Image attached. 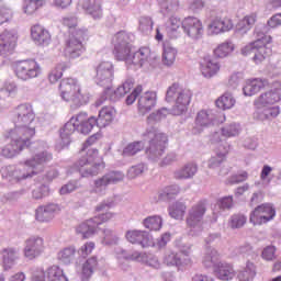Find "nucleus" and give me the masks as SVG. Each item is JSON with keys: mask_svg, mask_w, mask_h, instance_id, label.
I'll use <instances>...</instances> for the list:
<instances>
[{"mask_svg": "<svg viewBox=\"0 0 281 281\" xmlns=\"http://www.w3.org/2000/svg\"><path fill=\"white\" fill-rule=\"evenodd\" d=\"M135 41V35L133 33H126L121 31L116 33L112 43L114 46L113 54L116 60H124L126 65H134L140 69V67H155V60H157V55L150 52V48L143 47L138 52L131 55V47Z\"/></svg>", "mask_w": 281, "mask_h": 281, "instance_id": "nucleus-1", "label": "nucleus"}, {"mask_svg": "<svg viewBox=\"0 0 281 281\" xmlns=\"http://www.w3.org/2000/svg\"><path fill=\"white\" fill-rule=\"evenodd\" d=\"M52 161V154L42 151L31 159L24 161L23 165H9L1 168L2 179H5L11 186L23 183L27 179H32L38 172H43L45 164Z\"/></svg>", "mask_w": 281, "mask_h": 281, "instance_id": "nucleus-2", "label": "nucleus"}, {"mask_svg": "<svg viewBox=\"0 0 281 281\" xmlns=\"http://www.w3.org/2000/svg\"><path fill=\"white\" fill-rule=\"evenodd\" d=\"M166 102L173 103L171 110L168 108H161L160 110L149 114L147 116L148 128L155 126L157 122L166 120L168 115H183L192 102V91L190 89L183 88L179 83H173L167 89Z\"/></svg>", "mask_w": 281, "mask_h": 281, "instance_id": "nucleus-3", "label": "nucleus"}, {"mask_svg": "<svg viewBox=\"0 0 281 281\" xmlns=\"http://www.w3.org/2000/svg\"><path fill=\"white\" fill-rule=\"evenodd\" d=\"M93 128H100L98 125V119L90 116L87 112H80L72 116L59 131V137L61 139V146H69L71 144V135L74 133H81V135H89Z\"/></svg>", "mask_w": 281, "mask_h": 281, "instance_id": "nucleus-4", "label": "nucleus"}, {"mask_svg": "<svg viewBox=\"0 0 281 281\" xmlns=\"http://www.w3.org/2000/svg\"><path fill=\"white\" fill-rule=\"evenodd\" d=\"M36 115L32 105L24 103L15 108L12 115V122L14 128L10 130L13 133V138L16 139L19 135L32 139L36 134V126L34 125V120Z\"/></svg>", "mask_w": 281, "mask_h": 281, "instance_id": "nucleus-5", "label": "nucleus"}, {"mask_svg": "<svg viewBox=\"0 0 281 281\" xmlns=\"http://www.w3.org/2000/svg\"><path fill=\"white\" fill-rule=\"evenodd\" d=\"M145 140H149V146L146 149V155L149 161H159L164 157L166 144H168V136L159 132L155 126L147 127L143 133Z\"/></svg>", "mask_w": 281, "mask_h": 281, "instance_id": "nucleus-6", "label": "nucleus"}, {"mask_svg": "<svg viewBox=\"0 0 281 281\" xmlns=\"http://www.w3.org/2000/svg\"><path fill=\"white\" fill-rule=\"evenodd\" d=\"M76 170L80 172L81 177H95L105 168L104 160L100 157L98 149L89 148L85 156L75 164Z\"/></svg>", "mask_w": 281, "mask_h": 281, "instance_id": "nucleus-7", "label": "nucleus"}, {"mask_svg": "<svg viewBox=\"0 0 281 281\" xmlns=\"http://www.w3.org/2000/svg\"><path fill=\"white\" fill-rule=\"evenodd\" d=\"M256 34L259 38L241 48V54L243 56H251L252 54L254 63L260 65V63L271 56V47L267 46L271 43V36L260 33V27H256Z\"/></svg>", "mask_w": 281, "mask_h": 281, "instance_id": "nucleus-8", "label": "nucleus"}, {"mask_svg": "<svg viewBox=\"0 0 281 281\" xmlns=\"http://www.w3.org/2000/svg\"><path fill=\"white\" fill-rule=\"evenodd\" d=\"M59 91L61 100L70 102L75 109L87 104V99L81 92L80 83L74 78L63 79L59 83Z\"/></svg>", "mask_w": 281, "mask_h": 281, "instance_id": "nucleus-9", "label": "nucleus"}, {"mask_svg": "<svg viewBox=\"0 0 281 281\" xmlns=\"http://www.w3.org/2000/svg\"><path fill=\"white\" fill-rule=\"evenodd\" d=\"M207 212V204L205 201H200L195 203L188 211L187 215V227H189V236H200L203 232V217Z\"/></svg>", "mask_w": 281, "mask_h": 281, "instance_id": "nucleus-10", "label": "nucleus"}, {"mask_svg": "<svg viewBox=\"0 0 281 281\" xmlns=\"http://www.w3.org/2000/svg\"><path fill=\"white\" fill-rule=\"evenodd\" d=\"M87 36V29H78L71 32L70 36L65 43L64 56L66 58H80L85 53V45L82 41Z\"/></svg>", "mask_w": 281, "mask_h": 281, "instance_id": "nucleus-11", "label": "nucleus"}, {"mask_svg": "<svg viewBox=\"0 0 281 281\" xmlns=\"http://www.w3.org/2000/svg\"><path fill=\"white\" fill-rule=\"evenodd\" d=\"M14 74L24 82L41 76V65L35 59L19 60L13 64Z\"/></svg>", "mask_w": 281, "mask_h": 281, "instance_id": "nucleus-12", "label": "nucleus"}, {"mask_svg": "<svg viewBox=\"0 0 281 281\" xmlns=\"http://www.w3.org/2000/svg\"><path fill=\"white\" fill-rule=\"evenodd\" d=\"M7 137L11 138V143L0 149L1 157H5V159H12V157H16L24 148L30 147V138L21 136V134H18V137L14 138V132L9 131Z\"/></svg>", "mask_w": 281, "mask_h": 281, "instance_id": "nucleus-13", "label": "nucleus"}, {"mask_svg": "<svg viewBox=\"0 0 281 281\" xmlns=\"http://www.w3.org/2000/svg\"><path fill=\"white\" fill-rule=\"evenodd\" d=\"M115 214L111 212H106L100 214L99 216H94L83 223H81L77 227V234H81L82 238H91L94 234L98 233V226L102 225V223H106V221H111Z\"/></svg>", "mask_w": 281, "mask_h": 281, "instance_id": "nucleus-14", "label": "nucleus"}, {"mask_svg": "<svg viewBox=\"0 0 281 281\" xmlns=\"http://www.w3.org/2000/svg\"><path fill=\"white\" fill-rule=\"evenodd\" d=\"M121 181H124V172L117 170L109 171L101 178L94 180V187L91 192H95V194H105L109 186H115L116 183H121Z\"/></svg>", "mask_w": 281, "mask_h": 281, "instance_id": "nucleus-15", "label": "nucleus"}, {"mask_svg": "<svg viewBox=\"0 0 281 281\" xmlns=\"http://www.w3.org/2000/svg\"><path fill=\"white\" fill-rule=\"evenodd\" d=\"M115 78V68L111 61H102L97 66V75L94 77V82L99 87H104L108 89L113 85Z\"/></svg>", "mask_w": 281, "mask_h": 281, "instance_id": "nucleus-16", "label": "nucleus"}, {"mask_svg": "<svg viewBox=\"0 0 281 281\" xmlns=\"http://www.w3.org/2000/svg\"><path fill=\"white\" fill-rule=\"evenodd\" d=\"M135 87V80L133 78H127L122 86H120L117 89L113 90L111 89V86L104 90V95L97 101V106L102 105V100H110L111 102H117V100H121V98H124L126 93L131 92V89Z\"/></svg>", "mask_w": 281, "mask_h": 281, "instance_id": "nucleus-17", "label": "nucleus"}, {"mask_svg": "<svg viewBox=\"0 0 281 281\" xmlns=\"http://www.w3.org/2000/svg\"><path fill=\"white\" fill-rule=\"evenodd\" d=\"M276 209H273V204L263 203L255 207L250 213L249 221L252 225H263L265 223H269V221H273Z\"/></svg>", "mask_w": 281, "mask_h": 281, "instance_id": "nucleus-18", "label": "nucleus"}, {"mask_svg": "<svg viewBox=\"0 0 281 281\" xmlns=\"http://www.w3.org/2000/svg\"><path fill=\"white\" fill-rule=\"evenodd\" d=\"M24 256L29 260L38 258L45 251V239L38 235H32L24 240Z\"/></svg>", "mask_w": 281, "mask_h": 281, "instance_id": "nucleus-19", "label": "nucleus"}, {"mask_svg": "<svg viewBox=\"0 0 281 281\" xmlns=\"http://www.w3.org/2000/svg\"><path fill=\"white\" fill-rule=\"evenodd\" d=\"M182 30L189 38L199 41L203 37V23L199 18L188 16L182 21Z\"/></svg>", "mask_w": 281, "mask_h": 281, "instance_id": "nucleus-20", "label": "nucleus"}, {"mask_svg": "<svg viewBox=\"0 0 281 281\" xmlns=\"http://www.w3.org/2000/svg\"><path fill=\"white\" fill-rule=\"evenodd\" d=\"M19 38V34L16 30H5L0 35V55L5 56L7 54H12L14 52V47H16V41Z\"/></svg>", "mask_w": 281, "mask_h": 281, "instance_id": "nucleus-21", "label": "nucleus"}, {"mask_svg": "<svg viewBox=\"0 0 281 281\" xmlns=\"http://www.w3.org/2000/svg\"><path fill=\"white\" fill-rule=\"evenodd\" d=\"M125 238L132 245H140V247H151L153 245V237L146 231H127L125 234Z\"/></svg>", "mask_w": 281, "mask_h": 281, "instance_id": "nucleus-22", "label": "nucleus"}, {"mask_svg": "<svg viewBox=\"0 0 281 281\" xmlns=\"http://www.w3.org/2000/svg\"><path fill=\"white\" fill-rule=\"evenodd\" d=\"M60 212V206L56 203L41 205L35 210V220L40 223H49Z\"/></svg>", "mask_w": 281, "mask_h": 281, "instance_id": "nucleus-23", "label": "nucleus"}, {"mask_svg": "<svg viewBox=\"0 0 281 281\" xmlns=\"http://www.w3.org/2000/svg\"><path fill=\"white\" fill-rule=\"evenodd\" d=\"M234 29V23L229 18H215L212 23L209 24L207 32L211 36L216 34H223Z\"/></svg>", "mask_w": 281, "mask_h": 281, "instance_id": "nucleus-24", "label": "nucleus"}, {"mask_svg": "<svg viewBox=\"0 0 281 281\" xmlns=\"http://www.w3.org/2000/svg\"><path fill=\"white\" fill-rule=\"evenodd\" d=\"M31 38L34 41L35 45H49L52 43V35L49 31L41 26V24H35L31 27Z\"/></svg>", "mask_w": 281, "mask_h": 281, "instance_id": "nucleus-25", "label": "nucleus"}, {"mask_svg": "<svg viewBox=\"0 0 281 281\" xmlns=\"http://www.w3.org/2000/svg\"><path fill=\"white\" fill-rule=\"evenodd\" d=\"M157 104V93L155 92H145L138 99V112L140 115H146L155 109Z\"/></svg>", "mask_w": 281, "mask_h": 281, "instance_id": "nucleus-26", "label": "nucleus"}, {"mask_svg": "<svg viewBox=\"0 0 281 281\" xmlns=\"http://www.w3.org/2000/svg\"><path fill=\"white\" fill-rule=\"evenodd\" d=\"M214 120H216V116L212 110L200 111L195 117V127L193 128V133L195 135L196 133H201V131L210 126Z\"/></svg>", "mask_w": 281, "mask_h": 281, "instance_id": "nucleus-27", "label": "nucleus"}, {"mask_svg": "<svg viewBox=\"0 0 281 281\" xmlns=\"http://www.w3.org/2000/svg\"><path fill=\"white\" fill-rule=\"evenodd\" d=\"M1 260L4 271H10L19 260V249L14 247H7L1 250Z\"/></svg>", "mask_w": 281, "mask_h": 281, "instance_id": "nucleus-28", "label": "nucleus"}, {"mask_svg": "<svg viewBox=\"0 0 281 281\" xmlns=\"http://www.w3.org/2000/svg\"><path fill=\"white\" fill-rule=\"evenodd\" d=\"M79 5L92 19H102V4H100V0H79Z\"/></svg>", "mask_w": 281, "mask_h": 281, "instance_id": "nucleus-29", "label": "nucleus"}, {"mask_svg": "<svg viewBox=\"0 0 281 281\" xmlns=\"http://www.w3.org/2000/svg\"><path fill=\"white\" fill-rule=\"evenodd\" d=\"M196 172H199V166L194 162H188L183 167L177 169L173 172V177L179 181H183L186 179H194Z\"/></svg>", "mask_w": 281, "mask_h": 281, "instance_id": "nucleus-30", "label": "nucleus"}, {"mask_svg": "<svg viewBox=\"0 0 281 281\" xmlns=\"http://www.w3.org/2000/svg\"><path fill=\"white\" fill-rule=\"evenodd\" d=\"M280 115V106H262L258 108L255 112L254 117L259 120L260 122H265L266 120H273Z\"/></svg>", "mask_w": 281, "mask_h": 281, "instance_id": "nucleus-31", "label": "nucleus"}, {"mask_svg": "<svg viewBox=\"0 0 281 281\" xmlns=\"http://www.w3.org/2000/svg\"><path fill=\"white\" fill-rule=\"evenodd\" d=\"M115 120V109L111 106L102 108L99 112V117L97 119V124L99 128H105L111 122Z\"/></svg>", "mask_w": 281, "mask_h": 281, "instance_id": "nucleus-32", "label": "nucleus"}, {"mask_svg": "<svg viewBox=\"0 0 281 281\" xmlns=\"http://www.w3.org/2000/svg\"><path fill=\"white\" fill-rule=\"evenodd\" d=\"M267 85V80L262 79H252L248 80L246 85L243 88L244 95H256L261 89H265V86Z\"/></svg>", "mask_w": 281, "mask_h": 281, "instance_id": "nucleus-33", "label": "nucleus"}, {"mask_svg": "<svg viewBox=\"0 0 281 281\" xmlns=\"http://www.w3.org/2000/svg\"><path fill=\"white\" fill-rule=\"evenodd\" d=\"M221 66L216 60L210 59V57L204 58L203 63L201 64V71L204 78H212V76H216Z\"/></svg>", "mask_w": 281, "mask_h": 281, "instance_id": "nucleus-34", "label": "nucleus"}, {"mask_svg": "<svg viewBox=\"0 0 281 281\" xmlns=\"http://www.w3.org/2000/svg\"><path fill=\"white\" fill-rule=\"evenodd\" d=\"M215 276L218 278V280L229 281L233 280L236 273L234 272L232 265L220 262L215 268Z\"/></svg>", "mask_w": 281, "mask_h": 281, "instance_id": "nucleus-35", "label": "nucleus"}, {"mask_svg": "<svg viewBox=\"0 0 281 281\" xmlns=\"http://www.w3.org/2000/svg\"><path fill=\"white\" fill-rule=\"evenodd\" d=\"M161 14L172 16L179 12V0H158Z\"/></svg>", "mask_w": 281, "mask_h": 281, "instance_id": "nucleus-36", "label": "nucleus"}, {"mask_svg": "<svg viewBox=\"0 0 281 281\" xmlns=\"http://www.w3.org/2000/svg\"><path fill=\"white\" fill-rule=\"evenodd\" d=\"M95 267H98V258L91 257L87 259L86 262L82 265L81 280L88 281L95 272Z\"/></svg>", "mask_w": 281, "mask_h": 281, "instance_id": "nucleus-37", "label": "nucleus"}, {"mask_svg": "<svg viewBox=\"0 0 281 281\" xmlns=\"http://www.w3.org/2000/svg\"><path fill=\"white\" fill-rule=\"evenodd\" d=\"M180 192L181 188L178 184H171L158 193V201H171L177 199Z\"/></svg>", "mask_w": 281, "mask_h": 281, "instance_id": "nucleus-38", "label": "nucleus"}, {"mask_svg": "<svg viewBox=\"0 0 281 281\" xmlns=\"http://www.w3.org/2000/svg\"><path fill=\"white\" fill-rule=\"evenodd\" d=\"M143 225L149 232H159L164 226V218L160 215H151L143 220Z\"/></svg>", "mask_w": 281, "mask_h": 281, "instance_id": "nucleus-39", "label": "nucleus"}, {"mask_svg": "<svg viewBox=\"0 0 281 281\" xmlns=\"http://www.w3.org/2000/svg\"><path fill=\"white\" fill-rule=\"evenodd\" d=\"M46 273L49 281H69L60 266L54 265L48 267Z\"/></svg>", "mask_w": 281, "mask_h": 281, "instance_id": "nucleus-40", "label": "nucleus"}, {"mask_svg": "<svg viewBox=\"0 0 281 281\" xmlns=\"http://www.w3.org/2000/svg\"><path fill=\"white\" fill-rule=\"evenodd\" d=\"M177 60V49L169 44H165L162 53V63L166 67H172Z\"/></svg>", "mask_w": 281, "mask_h": 281, "instance_id": "nucleus-41", "label": "nucleus"}, {"mask_svg": "<svg viewBox=\"0 0 281 281\" xmlns=\"http://www.w3.org/2000/svg\"><path fill=\"white\" fill-rule=\"evenodd\" d=\"M162 262L167 267H181V254L168 250L165 252Z\"/></svg>", "mask_w": 281, "mask_h": 281, "instance_id": "nucleus-42", "label": "nucleus"}, {"mask_svg": "<svg viewBox=\"0 0 281 281\" xmlns=\"http://www.w3.org/2000/svg\"><path fill=\"white\" fill-rule=\"evenodd\" d=\"M256 24V14L246 15L239 23L237 24V32L239 34H247L251 27Z\"/></svg>", "mask_w": 281, "mask_h": 281, "instance_id": "nucleus-43", "label": "nucleus"}, {"mask_svg": "<svg viewBox=\"0 0 281 281\" xmlns=\"http://www.w3.org/2000/svg\"><path fill=\"white\" fill-rule=\"evenodd\" d=\"M215 104L218 109L227 111V109H232L236 104V99L232 93L226 92L215 101Z\"/></svg>", "mask_w": 281, "mask_h": 281, "instance_id": "nucleus-44", "label": "nucleus"}, {"mask_svg": "<svg viewBox=\"0 0 281 281\" xmlns=\"http://www.w3.org/2000/svg\"><path fill=\"white\" fill-rule=\"evenodd\" d=\"M76 256V247L69 246L60 250L57 255L58 261L63 265H71Z\"/></svg>", "mask_w": 281, "mask_h": 281, "instance_id": "nucleus-45", "label": "nucleus"}, {"mask_svg": "<svg viewBox=\"0 0 281 281\" xmlns=\"http://www.w3.org/2000/svg\"><path fill=\"white\" fill-rule=\"evenodd\" d=\"M186 210L187 206L183 202H175L171 206H169V215L176 221H181L186 215Z\"/></svg>", "mask_w": 281, "mask_h": 281, "instance_id": "nucleus-46", "label": "nucleus"}, {"mask_svg": "<svg viewBox=\"0 0 281 281\" xmlns=\"http://www.w3.org/2000/svg\"><path fill=\"white\" fill-rule=\"evenodd\" d=\"M216 262H218V251H216V249L212 247H207L203 258L204 267H206V269H210V267H214Z\"/></svg>", "mask_w": 281, "mask_h": 281, "instance_id": "nucleus-47", "label": "nucleus"}, {"mask_svg": "<svg viewBox=\"0 0 281 281\" xmlns=\"http://www.w3.org/2000/svg\"><path fill=\"white\" fill-rule=\"evenodd\" d=\"M254 278H256V265L248 261L244 271L238 273V279L239 281H251Z\"/></svg>", "mask_w": 281, "mask_h": 281, "instance_id": "nucleus-48", "label": "nucleus"}, {"mask_svg": "<svg viewBox=\"0 0 281 281\" xmlns=\"http://www.w3.org/2000/svg\"><path fill=\"white\" fill-rule=\"evenodd\" d=\"M45 0H24L23 12L24 14H34L38 8H43Z\"/></svg>", "mask_w": 281, "mask_h": 281, "instance_id": "nucleus-49", "label": "nucleus"}, {"mask_svg": "<svg viewBox=\"0 0 281 281\" xmlns=\"http://www.w3.org/2000/svg\"><path fill=\"white\" fill-rule=\"evenodd\" d=\"M231 52H234V44L232 42H224L214 49V56L216 58H226Z\"/></svg>", "mask_w": 281, "mask_h": 281, "instance_id": "nucleus-50", "label": "nucleus"}, {"mask_svg": "<svg viewBox=\"0 0 281 281\" xmlns=\"http://www.w3.org/2000/svg\"><path fill=\"white\" fill-rule=\"evenodd\" d=\"M101 243L108 247L111 245H117V243H120V237L115 234V231L105 228L103 229V239Z\"/></svg>", "mask_w": 281, "mask_h": 281, "instance_id": "nucleus-51", "label": "nucleus"}, {"mask_svg": "<svg viewBox=\"0 0 281 281\" xmlns=\"http://www.w3.org/2000/svg\"><path fill=\"white\" fill-rule=\"evenodd\" d=\"M227 153H229V147H225L223 151H220L215 156L211 157L209 160V168H218V166H221V164L227 159Z\"/></svg>", "mask_w": 281, "mask_h": 281, "instance_id": "nucleus-52", "label": "nucleus"}, {"mask_svg": "<svg viewBox=\"0 0 281 281\" xmlns=\"http://www.w3.org/2000/svg\"><path fill=\"white\" fill-rule=\"evenodd\" d=\"M50 189L48 184L42 183L32 191V199L35 201H41L49 196Z\"/></svg>", "mask_w": 281, "mask_h": 281, "instance_id": "nucleus-53", "label": "nucleus"}, {"mask_svg": "<svg viewBox=\"0 0 281 281\" xmlns=\"http://www.w3.org/2000/svg\"><path fill=\"white\" fill-rule=\"evenodd\" d=\"M146 170H148V166L144 162L134 165L127 170V179H137V177H142Z\"/></svg>", "mask_w": 281, "mask_h": 281, "instance_id": "nucleus-54", "label": "nucleus"}, {"mask_svg": "<svg viewBox=\"0 0 281 281\" xmlns=\"http://www.w3.org/2000/svg\"><path fill=\"white\" fill-rule=\"evenodd\" d=\"M143 148V142L131 143L123 149V157H133L134 155H137V153H142Z\"/></svg>", "mask_w": 281, "mask_h": 281, "instance_id": "nucleus-55", "label": "nucleus"}, {"mask_svg": "<svg viewBox=\"0 0 281 281\" xmlns=\"http://www.w3.org/2000/svg\"><path fill=\"white\" fill-rule=\"evenodd\" d=\"M269 104H276L273 94H271V90L260 94V97L255 101V105L257 106V109H262V106H269Z\"/></svg>", "mask_w": 281, "mask_h": 281, "instance_id": "nucleus-56", "label": "nucleus"}, {"mask_svg": "<svg viewBox=\"0 0 281 281\" xmlns=\"http://www.w3.org/2000/svg\"><path fill=\"white\" fill-rule=\"evenodd\" d=\"M80 188H82V184H80L78 180H70L59 189V194L65 196V194H71V192H76V190H80Z\"/></svg>", "mask_w": 281, "mask_h": 281, "instance_id": "nucleus-57", "label": "nucleus"}, {"mask_svg": "<svg viewBox=\"0 0 281 281\" xmlns=\"http://www.w3.org/2000/svg\"><path fill=\"white\" fill-rule=\"evenodd\" d=\"M240 124L231 123L222 128V135L224 137H236L237 135H240Z\"/></svg>", "mask_w": 281, "mask_h": 281, "instance_id": "nucleus-58", "label": "nucleus"}, {"mask_svg": "<svg viewBox=\"0 0 281 281\" xmlns=\"http://www.w3.org/2000/svg\"><path fill=\"white\" fill-rule=\"evenodd\" d=\"M276 251H278V248H276L273 245L265 247L261 251L262 260H266L267 262H273V260H276Z\"/></svg>", "mask_w": 281, "mask_h": 281, "instance_id": "nucleus-59", "label": "nucleus"}, {"mask_svg": "<svg viewBox=\"0 0 281 281\" xmlns=\"http://www.w3.org/2000/svg\"><path fill=\"white\" fill-rule=\"evenodd\" d=\"M267 25L268 26H262L263 31L260 32V34H265V33L269 32V27H271L272 30L276 29V27H280V25H281V13H277V14L272 15L268 20Z\"/></svg>", "mask_w": 281, "mask_h": 281, "instance_id": "nucleus-60", "label": "nucleus"}, {"mask_svg": "<svg viewBox=\"0 0 281 281\" xmlns=\"http://www.w3.org/2000/svg\"><path fill=\"white\" fill-rule=\"evenodd\" d=\"M142 260H144L148 267H151V269H161V262L155 255H143Z\"/></svg>", "mask_w": 281, "mask_h": 281, "instance_id": "nucleus-61", "label": "nucleus"}, {"mask_svg": "<svg viewBox=\"0 0 281 281\" xmlns=\"http://www.w3.org/2000/svg\"><path fill=\"white\" fill-rule=\"evenodd\" d=\"M165 16H169V21L167 22V32H177V30L183 25L181 19L175 16V14Z\"/></svg>", "mask_w": 281, "mask_h": 281, "instance_id": "nucleus-62", "label": "nucleus"}, {"mask_svg": "<svg viewBox=\"0 0 281 281\" xmlns=\"http://www.w3.org/2000/svg\"><path fill=\"white\" fill-rule=\"evenodd\" d=\"M245 223H247V217L243 214H235L231 217V227L233 229H239Z\"/></svg>", "mask_w": 281, "mask_h": 281, "instance_id": "nucleus-63", "label": "nucleus"}, {"mask_svg": "<svg viewBox=\"0 0 281 281\" xmlns=\"http://www.w3.org/2000/svg\"><path fill=\"white\" fill-rule=\"evenodd\" d=\"M32 281H46L45 270L41 267L32 268Z\"/></svg>", "mask_w": 281, "mask_h": 281, "instance_id": "nucleus-64", "label": "nucleus"}]
</instances>
